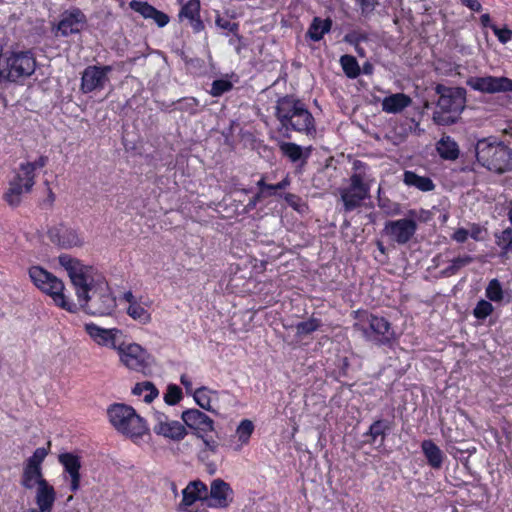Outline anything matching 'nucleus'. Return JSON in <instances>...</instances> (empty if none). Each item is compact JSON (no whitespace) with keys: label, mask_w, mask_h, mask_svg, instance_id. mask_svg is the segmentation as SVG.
Segmentation results:
<instances>
[{"label":"nucleus","mask_w":512,"mask_h":512,"mask_svg":"<svg viewBox=\"0 0 512 512\" xmlns=\"http://www.w3.org/2000/svg\"><path fill=\"white\" fill-rule=\"evenodd\" d=\"M470 258H453L450 261L446 262V266L437 273H434L433 276H450L455 274V272L462 266H465L469 263Z\"/></svg>","instance_id":"nucleus-36"},{"label":"nucleus","mask_w":512,"mask_h":512,"mask_svg":"<svg viewBox=\"0 0 512 512\" xmlns=\"http://www.w3.org/2000/svg\"><path fill=\"white\" fill-rule=\"evenodd\" d=\"M403 181L407 186L415 187L422 192H429L435 188L431 178L420 176L413 171H405Z\"/></svg>","instance_id":"nucleus-29"},{"label":"nucleus","mask_w":512,"mask_h":512,"mask_svg":"<svg viewBox=\"0 0 512 512\" xmlns=\"http://www.w3.org/2000/svg\"><path fill=\"white\" fill-rule=\"evenodd\" d=\"M200 12V1L199 0H189L185 5L182 6L179 18H186L191 20L199 15Z\"/></svg>","instance_id":"nucleus-37"},{"label":"nucleus","mask_w":512,"mask_h":512,"mask_svg":"<svg viewBox=\"0 0 512 512\" xmlns=\"http://www.w3.org/2000/svg\"><path fill=\"white\" fill-rule=\"evenodd\" d=\"M48 162L46 156H40L35 162H27L20 165L19 171L25 176L24 187L27 192H30L35 184V169L44 167Z\"/></svg>","instance_id":"nucleus-27"},{"label":"nucleus","mask_w":512,"mask_h":512,"mask_svg":"<svg viewBox=\"0 0 512 512\" xmlns=\"http://www.w3.org/2000/svg\"><path fill=\"white\" fill-rule=\"evenodd\" d=\"M233 500V490L228 483L222 479H215L210 486V493H207V505L212 508H226Z\"/></svg>","instance_id":"nucleus-16"},{"label":"nucleus","mask_w":512,"mask_h":512,"mask_svg":"<svg viewBox=\"0 0 512 512\" xmlns=\"http://www.w3.org/2000/svg\"><path fill=\"white\" fill-rule=\"evenodd\" d=\"M367 40V36L362 34V33H358V32H351V33H348L344 36V41L351 44V45H354V46H357L358 44H360L361 41H366Z\"/></svg>","instance_id":"nucleus-49"},{"label":"nucleus","mask_w":512,"mask_h":512,"mask_svg":"<svg viewBox=\"0 0 512 512\" xmlns=\"http://www.w3.org/2000/svg\"><path fill=\"white\" fill-rule=\"evenodd\" d=\"M345 212L361 207L370 197V183L365 173L355 172L350 176L349 185L339 190Z\"/></svg>","instance_id":"nucleus-9"},{"label":"nucleus","mask_w":512,"mask_h":512,"mask_svg":"<svg viewBox=\"0 0 512 512\" xmlns=\"http://www.w3.org/2000/svg\"><path fill=\"white\" fill-rule=\"evenodd\" d=\"M215 23L219 28L228 30L232 33H236L238 31L237 23L221 18L220 16L216 18Z\"/></svg>","instance_id":"nucleus-48"},{"label":"nucleus","mask_w":512,"mask_h":512,"mask_svg":"<svg viewBox=\"0 0 512 512\" xmlns=\"http://www.w3.org/2000/svg\"><path fill=\"white\" fill-rule=\"evenodd\" d=\"M279 149L284 156L290 159L292 162H298L302 158L306 160L309 156V152L304 154L302 147L293 142H282L279 145ZM310 151V148L308 149Z\"/></svg>","instance_id":"nucleus-32"},{"label":"nucleus","mask_w":512,"mask_h":512,"mask_svg":"<svg viewBox=\"0 0 512 512\" xmlns=\"http://www.w3.org/2000/svg\"><path fill=\"white\" fill-rule=\"evenodd\" d=\"M417 224L412 219H399L390 221L386 224L385 230L387 234L396 242L404 244L408 242L415 234Z\"/></svg>","instance_id":"nucleus-17"},{"label":"nucleus","mask_w":512,"mask_h":512,"mask_svg":"<svg viewBox=\"0 0 512 512\" xmlns=\"http://www.w3.org/2000/svg\"><path fill=\"white\" fill-rule=\"evenodd\" d=\"M508 217L512 223V201L509 203Z\"/></svg>","instance_id":"nucleus-64"},{"label":"nucleus","mask_w":512,"mask_h":512,"mask_svg":"<svg viewBox=\"0 0 512 512\" xmlns=\"http://www.w3.org/2000/svg\"><path fill=\"white\" fill-rule=\"evenodd\" d=\"M340 64L342 66V69H343L345 75L348 78H351V79L357 78L361 73L360 66L354 56H351V55L341 56Z\"/></svg>","instance_id":"nucleus-34"},{"label":"nucleus","mask_w":512,"mask_h":512,"mask_svg":"<svg viewBox=\"0 0 512 512\" xmlns=\"http://www.w3.org/2000/svg\"><path fill=\"white\" fill-rule=\"evenodd\" d=\"M436 150L439 156L444 160L454 161L460 154L458 144L450 136H443L436 143Z\"/></svg>","instance_id":"nucleus-26"},{"label":"nucleus","mask_w":512,"mask_h":512,"mask_svg":"<svg viewBox=\"0 0 512 512\" xmlns=\"http://www.w3.org/2000/svg\"><path fill=\"white\" fill-rule=\"evenodd\" d=\"M440 260L441 258H431L432 264L427 266V270H430L431 268H437L440 266Z\"/></svg>","instance_id":"nucleus-63"},{"label":"nucleus","mask_w":512,"mask_h":512,"mask_svg":"<svg viewBox=\"0 0 512 512\" xmlns=\"http://www.w3.org/2000/svg\"><path fill=\"white\" fill-rule=\"evenodd\" d=\"M477 161L485 168L498 174L512 170V151L502 143L479 140L475 146Z\"/></svg>","instance_id":"nucleus-7"},{"label":"nucleus","mask_w":512,"mask_h":512,"mask_svg":"<svg viewBox=\"0 0 512 512\" xmlns=\"http://www.w3.org/2000/svg\"><path fill=\"white\" fill-rule=\"evenodd\" d=\"M497 245L503 250V253H512V229L507 228L496 235Z\"/></svg>","instance_id":"nucleus-39"},{"label":"nucleus","mask_w":512,"mask_h":512,"mask_svg":"<svg viewBox=\"0 0 512 512\" xmlns=\"http://www.w3.org/2000/svg\"><path fill=\"white\" fill-rule=\"evenodd\" d=\"M461 2L473 11L479 12L482 9V5L478 0H461Z\"/></svg>","instance_id":"nucleus-58"},{"label":"nucleus","mask_w":512,"mask_h":512,"mask_svg":"<svg viewBox=\"0 0 512 512\" xmlns=\"http://www.w3.org/2000/svg\"><path fill=\"white\" fill-rule=\"evenodd\" d=\"M331 26V19L327 18L322 20L319 17H315L307 31V36L313 41H319L323 38L325 33L330 31Z\"/></svg>","instance_id":"nucleus-30"},{"label":"nucleus","mask_w":512,"mask_h":512,"mask_svg":"<svg viewBox=\"0 0 512 512\" xmlns=\"http://www.w3.org/2000/svg\"><path fill=\"white\" fill-rule=\"evenodd\" d=\"M411 102V98L404 93L392 94L382 100V110L387 113H400L410 106Z\"/></svg>","instance_id":"nucleus-25"},{"label":"nucleus","mask_w":512,"mask_h":512,"mask_svg":"<svg viewBox=\"0 0 512 512\" xmlns=\"http://www.w3.org/2000/svg\"><path fill=\"white\" fill-rule=\"evenodd\" d=\"M121 363L130 370L146 373L149 369L152 357L142 346L137 343L121 344L116 348Z\"/></svg>","instance_id":"nucleus-10"},{"label":"nucleus","mask_w":512,"mask_h":512,"mask_svg":"<svg viewBox=\"0 0 512 512\" xmlns=\"http://www.w3.org/2000/svg\"><path fill=\"white\" fill-rule=\"evenodd\" d=\"M486 296L491 301L498 302L503 298L502 287L497 279H493L489 282L486 288Z\"/></svg>","instance_id":"nucleus-40"},{"label":"nucleus","mask_w":512,"mask_h":512,"mask_svg":"<svg viewBox=\"0 0 512 512\" xmlns=\"http://www.w3.org/2000/svg\"><path fill=\"white\" fill-rule=\"evenodd\" d=\"M480 22H481L482 26H484V27H490V25H492L489 14H483L480 17Z\"/></svg>","instance_id":"nucleus-62"},{"label":"nucleus","mask_w":512,"mask_h":512,"mask_svg":"<svg viewBox=\"0 0 512 512\" xmlns=\"http://www.w3.org/2000/svg\"><path fill=\"white\" fill-rule=\"evenodd\" d=\"M435 90L439 99L433 112V121L441 126L457 123L466 106V90L462 87H446L441 84H438Z\"/></svg>","instance_id":"nucleus-4"},{"label":"nucleus","mask_w":512,"mask_h":512,"mask_svg":"<svg viewBox=\"0 0 512 512\" xmlns=\"http://www.w3.org/2000/svg\"><path fill=\"white\" fill-rule=\"evenodd\" d=\"M130 7L135 11L141 14L144 18H151L155 11V7L151 6L147 2L142 1H132L130 3Z\"/></svg>","instance_id":"nucleus-44"},{"label":"nucleus","mask_w":512,"mask_h":512,"mask_svg":"<svg viewBox=\"0 0 512 512\" xmlns=\"http://www.w3.org/2000/svg\"><path fill=\"white\" fill-rule=\"evenodd\" d=\"M289 184L290 180L288 177H285L282 181H280L277 184H266L264 178H261L257 182L258 188L267 192V197L275 195L278 190L285 189Z\"/></svg>","instance_id":"nucleus-38"},{"label":"nucleus","mask_w":512,"mask_h":512,"mask_svg":"<svg viewBox=\"0 0 512 512\" xmlns=\"http://www.w3.org/2000/svg\"><path fill=\"white\" fill-rule=\"evenodd\" d=\"M150 19H153L159 27H164L169 22V16L157 9H155Z\"/></svg>","instance_id":"nucleus-50"},{"label":"nucleus","mask_w":512,"mask_h":512,"mask_svg":"<svg viewBox=\"0 0 512 512\" xmlns=\"http://www.w3.org/2000/svg\"><path fill=\"white\" fill-rule=\"evenodd\" d=\"M275 117L278 132L291 138L293 132L311 135L316 132L315 119L306 105L293 95H285L276 101Z\"/></svg>","instance_id":"nucleus-3"},{"label":"nucleus","mask_w":512,"mask_h":512,"mask_svg":"<svg viewBox=\"0 0 512 512\" xmlns=\"http://www.w3.org/2000/svg\"><path fill=\"white\" fill-rule=\"evenodd\" d=\"M233 84L229 80L218 79L214 80L211 86L210 94L214 97H219L225 92L232 89Z\"/></svg>","instance_id":"nucleus-42"},{"label":"nucleus","mask_w":512,"mask_h":512,"mask_svg":"<svg viewBox=\"0 0 512 512\" xmlns=\"http://www.w3.org/2000/svg\"><path fill=\"white\" fill-rule=\"evenodd\" d=\"M284 198H285L286 202H287L290 206H292V207H294V208H296V206H297V205L299 204V202H300V198H299L297 195L292 194V193H287V194H285V197H284Z\"/></svg>","instance_id":"nucleus-60"},{"label":"nucleus","mask_w":512,"mask_h":512,"mask_svg":"<svg viewBox=\"0 0 512 512\" xmlns=\"http://www.w3.org/2000/svg\"><path fill=\"white\" fill-rule=\"evenodd\" d=\"M363 12H371L377 4L376 0H356Z\"/></svg>","instance_id":"nucleus-55"},{"label":"nucleus","mask_w":512,"mask_h":512,"mask_svg":"<svg viewBox=\"0 0 512 512\" xmlns=\"http://www.w3.org/2000/svg\"><path fill=\"white\" fill-rule=\"evenodd\" d=\"M182 495L181 505L186 507L191 506L198 500L206 501L207 486L199 480L192 481L183 489Z\"/></svg>","instance_id":"nucleus-22"},{"label":"nucleus","mask_w":512,"mask_h":512,"mask_svg":"<svg viewBox=\"0 0 512 512\" xmlns=\"http://www.w3.org/2000/svg\"><path fill=\"white\" fill-rule=\"evenodd\" d=\"M353 328L367 341L377 345L390 344L396 339V333L387 319L366 312L359 314Z\"/></svg>","instance_id":"nucleus-8"},{"label":"nucleus","mask_w":512,"mask_h":512,"mask_svg":"<svg viewBox=\"0 0 512 512\" xmlns=\"http://www.w3.org/2000/svg\"><path fill=\"white\" fill-rule=\"evenodd\" d=\"M107 415L112 426L130 438H138L148 432L146 421L132 406L114 403L108 407Z\"/></svg>","instance_id":"nucleus-6"},{"label":"nucleus","mask_w":512,"mask_h":512,"mask_svg":"<svg viewBox=\"0 0 512 512\" xmlns=\"http://www.w3.org/2000/svg\"><path fill=\"white\" fill-rule=\"evenodd\" d=\"M267 197V192L262 190V189H259V192L249 200L248 204H247V209L248 210H252L256 207L257 203L262 199V198H266Z\"/></svg>","instance_id":"nucleus-52"},{"label":"nucleus","mask_w":512,"mask_h":512,"mask_svg":"<svg viewBox=\"0 0 512 512\" xmlns=\"http://www.w3.org/2000/svg\"><path fill=\"white\" fill-rule=\"evenodd\" d=\"M254 431V424L249 419L242 420L236 428L235 437L237 438V445L235 450H240L244 445L249 443L250 437Z\"/></svg>","instance_id":"nucleus-31"},{"label":"nucleus","mask_w":512,"mask_h":512,"mask_svg":"<svg viewBox=\"0 0 512 512\" xmlns=\"http://www.w3.org/2000/svg\"><path fill=\"white\" fill-rule=\"evenodd\" d=\"M421 448L429 465L434 469L441 468L444 456L440 448L432 440H424Z\"/></svg>","instance_id":"nucleus-28"},{"label":"nucleus","mask_w":512,"mask_h":512,"mask_svg":"<svg viewBox=\"0 0 512 512\" xmlns=\"http://www.w3.org/2000/svg\"><path fill=\"white\" fill-rule=\"evenodd\" d=\"M122 300H124L125 302L128 303V305H133L134 303H137L139 302L140 300H142V298H137L133 293L132 291H126L123 293L122 297H121Z\"/></svg>","instance_id":"nucleus-57"},{"label":"nucleus","mask_w":512,"mask_h":512,"mask_svg":"<svg viewBox=\"0 0 512 512\" xmlns=\"http://www.w3.org/2000/svg\"><path fill=\"white\" fill-rule=\"evenodd\" d=\"M150 306L151 301L140 300L139 302L134 303L133 305H128V307L126 308V313L134 321L142 325H147L152 321V315L149 311Z\"/></svg>","instance_id":"nucleus-24"},{"label":"nucleus","mask_w":512,"mask_h":512,"mask_svg":"<svg viewBox=\"0 0 512 512\" xmlns=\"http://www.w3.org/2000/svg\"><path fill=\"white\" fill-rule=\"evenodd\" d=\"M182 399L181 388L175 384H170L164 395V400L168 405H175Z\"/></svg>","instance_id":"nucleus-43"},{"label":"nucleus","mask_w":512,"mask_h":512,"mask_svg":"<svg viewBox=\"0 0 512 512\" xmlns=\"http://www.w3.org/2000/svg\"><path fill=\"white\" fill-rule=\"evenodd\" d=\"M113 70L112 66L90 65L82 72L80 89L83 93L102 90L109 82L108 74Z\"/></svg>","instance_id":"nucleus-12"},{"label":"nucleus","mask_w":512,"mask_h":512,"mask_svg":"<svg viewBox=\"0 0 512 512\" xmlns=\"http://www.w3.org/2000/svg\"><path fill=\"white\" fill-rule=\"evenodd\" d=\"M153 431L160 436L169 438L174 441L182 440L187 431L183 424L179 421L171 420L164 413L155 411L153 413Z\"/></svg>","instance_id":"nucleus-13"},{"label":"nucleus","mask_w":512,"mask_h":512,"mask_svg":"<svg viewBox=\"0 0 512 512\" xmlns=\"http://www.w3.org/2000/svg\"><path fill=\"white\" fill-rule=\"evenodd\" d=\"M321 326V321L317 318H310L295 325L298 337L307 336L315 332Z\"/></svg>","instance_id":"nucleus-35"},{"label":"nucleus","mask_w":512,"mask_h":512,"mask_svg":"<svg viewBox=\"0 0 512 512\" xmlns=\"http://www.w3.org/2000/svg\"><path fill=\"white\" fill-rule=\"evenodd\" d=\"M25 176L18 172L9 183V188L4 194L5 201L12 207H17L21 203V197L24 192L28 193L24 187Z\"/></svg>","instance_id":"nucleus-23"},{"label":"nucleus","mask_w":512,"mask_h":512,"mask_svg":"<svg viewBox=\"0 0 512 512\" xmlns=\"http://www.w3.org/2000/svg\"><path fill=\"white\" fill-rule=\"evenodd\" d=\"M180 382L185 387L186 393L193 397V392L195 389L193 388L191 379L186 374H182L180 377Z\"/></svg>","instance_id":"nucleus-53"},{"label":"nucleus","mask_w":512,"mask_h":512,"mask_svg":"<svg viewBox=\"0 0 512 512\" xmlns=\"http://www.w3.org/2000/svg\"><path fill=\"white\" fill-rule=\"evenodd\" d=\"M75 288L78 310L93 316L111 315L117 307L116 297L103 274L78 258H60Z\"/></svg>","instance_id":"nucleus-1"},{"label":"nucleus","mask_w":512,"mask_h":512,"mask_svg":"<svg viewBox=\"0 0 512 512\" xmlns=\"http://www.w3.org/2000/svg\"><path fill=\"white\" fill-rule=\"evenodd\" d=\"M490 28L493 30L499 42H501L502 44H506L510 40H512V30L509 29L508 27L499 28L496 25H490Z\"/></svg>","instance_id":"nucleus-47"},{"label":"nucleus","mask_w":512,"mask_h":512,"mask_svg":"<svg viewBox=\"0 0 512 512\" xmlns=\"http://www.w3.org/2000/svg\"><path fill=\"white\" fill-rule=\"evenodd\" d=\"M469 236L474 240H483L486 235V230L478 225H473L469 230Z\"/></svg>","instance_id":"nucleus-51"},{"label":"nucleus","mask_w":512,"mask_h":512,"mask_svg":"<svg viewBox=\"0 0 512 512\" xmlns=\"http://www.w3.org/2000/svg\"><path fill=\"white\" fill-rule=\"evenodd\" d=\"M87 24L85 14L79 8H71L61 14L58 31L62 36H69L81 32Z\"/></svg>","instance_id":"nucleus-15"},{"label":"nucleus","mask_w":512,"mask_h":512,"mask_svg":"<svg viewBox=\"0 0 512 512\" xmlns=\"http://www.w3.org/2000/svg\"><path fill=\"white\" fill-rule=\"evenodd\" d=\"M219 394L216 390L201 386L193 392V399L202 409L217 415L218 411L213 404L218 401Z\"/></svg>","instance_id":"nucleus-21"},{"label":"nucleus","mask_w":512,"mask_h":512,"mask_svg":"<svg viewBox=\"0 0 512 512\" xmlns=\"http://www.w3.org/2000/svg\"><path fill=\"white\" fill-rule=\"evenodd\" d=\"M390 429V424L384 420H377L373 422L369 428V435L373 440H376L377 437L381 436L385 437L386 432Z\"/></svg>","instance_id":"nucleus-41"},{"label":"nucleus","mask_w":512,"mask_h":512,"mask_svg":"<svg viewBox=\"0 0 512 512\" xmlns=\"http://www.w3.org/2000/svg\"><path fill=\"white\" fill-rule=\"evenodd\" d=\"M467 84L476 91L489 94L512 91V79L504 76L471 77Z\"/></svg>","instance_id":"nucleus-14"},{"label":"nucleus","mask_w":512,"mask_h":512,"mask_svg":"<svg viewBox=\"0 0 512 512\" xmlns=\"http://www.w3.org/2000/svg\"><path fill=\"white\" fill-rule=\"evenodd\" d=\"M58 462L63 467V480L69 482L71 492H77L81 487V457L72 452H64L58 455Z\"/></svg>","instance_id":"nucleus-11"},{"label":"nucleus","mask_w":512,"mask_h":512,"mask_svg":"<svg viewBox=\"0 0 512 512\" xmlns=\"http://www.w3.org/2000/svg\"><path fill=\"white\" fill-rule=\"evenodd\" d=\"M189 23H190L193 31L196 32V33H199V32H201L204 29V23L200 19L199 15L197 17L189 20Z\"/></svg>","instance_id":"nucleus-56"},{"label":"nucleus","mask_w":512,"mask_h":512,"mask_svg":"<svg viewBox=\"0 0 512 512\" xmlns=\"http://www.w3.org/2000/svg\"><path fill=\"white\" fill-rule=\"evenodd\" d=\"M48 447H39L23 463L20 478L21 486L28 491H35L36 508H29L26 512H52L57 494L53 485L44 477L42 464L49 454Z\"/></svg>","instance_id":"nucleus-2"},{"label":"nucleus","mask_w":512,"mask_h":512,"mask_svg":"<svg viewBox=\"0 0 512 512\" xmlns=\"http://www.w3.org/2000/svg\"><path fill=\"white\" fill-rule=\"evenodd\" d=\"M132 394L135 396H143V400L146 403H150L159 395V391L152 382L144 381L135 384L132 389Z\"/></svg>","instance_id":"nucleus-33"},{"label":"nucleus","mask_w":512,"mask_h":512,"mask_svg":"<svg viewBox=\"0 0 512 512\" xmlns=\"http://www.w3.org/2000/svg\"><path fill=\"white\" fill-rule=\"evenodd\" d=\"M177 104L178 110L188 112L189 114H195L199 106V101L196 98L188 97L179 100Z\"/></svg>","instance_id":"nucleus-45"},{"label":"nucleus","mask_w":512,"mask_h":512,"mask_svg":"<svg viewBox=\"0 0 512 512\" xmlns=\"http://www.w3.org/2000/svg\"><path fill=\"white\" fill-rule=\"evenodd\" d=\"M374 67L370 62H365L362 67V72L366 75H371L373 73Z\"/></svg>","instance_id":"nucleus-61"},{"label":"nucleus","mask_w":512,"mask_h":512,"mask_svg":"<svg viewBox=\"0 0 512 512\" xmlns=\"http://www.w3.org/2000/svg\"><path fill=\"white\" fill-rule=\"evenodd\" d=\"M493 311V306L490 302L486 300H481L477 303L474 308V316L477 319H484L489 316Z\"/></svg>","instance_id":"nucleus-46"},{"label":"nucleus","mask_w":512,"mask_h":512,"mask_svg":"<svg viewBox=\"0 0 512 512\" xmlns=\"http://www.w3.org/2000/svg\"><path fill=\"white\" fill-rule=\"evenodd\" d=\"M48 236L51 242L62 248H72L82 243L77 233L63 224L50 228Z\"/></svg>","instance_id":"nucleus-19"},{"label":"nucleus","mask_w":512,"mask_h":512,"mask_svg":"<svg viewBox=\"0 0 512 512\" xmlns=\"http://www.w3.org/2000/svg\"><path fill=\"white\" fill-rule=\"evenodd\" d=\"M468 236L469 231L467 229L459 228L453 233L452 238L459 243H463L467 240Z\"/></svg>","instance_id":"nucleus-54"},{"label":"nucleus","mask_w":512,"mask_h":512,"mask_svg":"<svg viewBox=\"0 0 512 512\" xmlns=\"http://www.w3.org/2000/svg\"><path fill=\"white\" fill-rule=\"evenodd\" d=\"M181 418L189 428L198 432L208 433L214 430V421L198 409L183 411Z\"/></svg>","instance_id":"nucleus-18"},{"label":"nucleus","mask_w":512,"mask_h":512,"mask_svg":"<svg viewBox=\"0 0 512 512\" xmlns=\"http://www.w3.org/2000/svg\"><path fill=\"white\" fill-rule=\"evenodd\" d=\"M28 273L33 284L51 297L55 305L70 313L78 311L76 303L65 293V286L61 279L40 266H32Z\"/></svg>","instance_id":"nucleus-5"},{"label":"nucleus","mask_w":512,"mask_h":512,"mask_svg":"<svg viewBox=\"0 0 512 512\" xmlns=\"http://www.w3.org/2000/svg\"><path fill=\"white\" fill-rule=\"evenodd\" d=\"M201 438L203 440V443H204L206 449L211 451L212 453H216L217 448H218L217 442L214 441L213 439H207L204 437H201Z\"/></svg>","instance_id":"nucleus-59"},{"label":"nucleus","mask_w":512,"mask_h":512,"mask_svg":"<svg viewBox=\"0 0 512 512\" xmlns=\"http://www.w3.org/2000/svg\"><path fill=\"white\" fill-rule=\"evenodd\" d=\"M85 331L98 345L112 347L114 349L117 348L115 340L120 334L119 329H106L94 323H87L85 324Z\"/></svg>","instance_id":"nucleus-20"}]
</instances>
